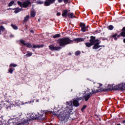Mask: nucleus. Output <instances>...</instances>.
Here are the masks:
<instances>
[{"mask_svg": "<svg viewBox=\"0 0 125 125\" xmlns=\"http://www.w3.org/2000/svg\"><path fill=\"white\" fill-rule=\"evenodd\" d=\"M58 113H59V111H58Z\"/></svg>", "mask_w": 125, "mask_h": 125, "instance_id": "09e8293b", "label": "nucleus"}, {"mask_svg": "<svg viewBox=\"0 0 125 125\" xmlns=\"http://www.w3.org/2000/svg\"><path fill=\"white\" fill-rule=\"evenodd\" d=\"M80 27L81 28L82 32H88L89 30H90V28H89V26L85 25V24L83 22H81L80 23Z\"/></svg>", "mask_w": 125, "mask_h": 125, "instance_id": "7ed1b4c3", "label": "nucleus"}, {"mask_svg": "<svg viewBox=\"0 0 125 125\" xmlns=\"http://www.w3.org/2000/svg\"><path fill=\"white\" fill-rule=\"evenodd\" d=\"M98 85H99V87H98L99 89L93 91V93H96V92H100V91H104V90H105V89H104L103 88H101V86H102V84L98 83Z\"/></svg>", "mask_w": 125, "mask_h": 125, "instance_id": "20e7f679", "label": "nucleus"}, {"mask_svg": "<svg viewBox=\"0 0 125 125\" xmlns=\"http://www.w3.org/2000/svg\"><path fill=\"white\" fill-rule=\"evenodd\" d=\"M85 45H86V46H87V47H90V46H92V45H93V44H92V43H91V42H86L85 43Z\"/></svg>", "mask_w": 125, "mask_h": 125, "instance_id": "6ab92c4d", "label": "nucleus"}, {"mask_svg": "<svg viewBox=\"0 0 125 125\" xmlns=\"http://www.w3.org/2000/svg\"><path fill=\"white\" fill-rule=\"evenodd\" d=\"M39 22H40V20H38Z\"/></svg>", "mask_w": 125, "mask_h": 125, "instance_id": "a18cd8bd", "label": "nucleus"}, {"mask_svg": "<svg viewBox=\"0 0 125 125\" xmlns=\"http://www.w3.org/2000/svg\"><path fill=\"white\" fill-rule=\"evenodd\" d=\"M31 3V2L28 1L27 2H23L22 3V6L23 7H24V8H27L28 6H29V5Z\"/></svg>", "mask_w": 125, "mask_h": 125, "instance_id": "ddd939ff", "label": "nucleus"}, {"mask_svg": "<svg viewBox=\"0 0 125 125\" xmlns=\"http://www.w3.org/2000/svg\"><path fill=\"white\" fill-rule=\"evenodd\" d=\"M84 40L83 38H76L74 39V41L76 42H83Z\"/></svg>", "mask_w": 125, "mask_h": 125, "instance_id": "a211bd4d", "label": "nucleus"}, {"mask_svg": "<svg viewBox=\"0 0 125 125\" xmlns=\"http://www.w3.org/2000/svg\"><path fill=\"white\" fill-rule=\"evenodd\" d=\"M95 32H97V30H96Z\"/></svg>", "mask_w": 125, "mask_h": 125, "instance_id": "de8ad7c7", "label": "nucleus"}, {"mask_svg": "<svg viewBox=\"0 0 125 125\" xmlns=\"http://www.w3.org/2000/svg\"><path fill=\"white\" fill-rule=\"evenodd\" d=\"M10 9H12V10H15L14 11V13H16V14H17L19 12H20V11H21V9L19 8V7L16 8H14V9L10 8Z\"/></svg>", "mask_w": 125, "mask_h": 125, "instance_id": "dca6fc26", "label": "nucleus"}, {"mask_svg": "<svg viewBox=\"0 0 125 125\" xmlns=\"http://www.w3.org/2000/svg\"><path fill=\"white\" fill-rule=\"evenodd\" d=\"M37 3L38 4H42V3H43V1H41V0H38L37 1Z\"/></svg>", "mask_w": 125, "mask_h": 125, "instance_id": "7c9ffc66", "label": "nucleus"}, {"mask_svg": "<svg viewBox=\"0 0 125 125\" xmlns=\"http://www.w3.org/2000/svg\"><path fill=\"white\" fill-rule=\"evenodd\" d=\"M4 31H5V28H4V26H3V25H0V32H4Z\"/></svg>", "mask_w": 125, "mask_h": 125, "instance_id": "aec40b11", "label": "nucleus"}, {"mask_svg": "<svg viewBox=\"0 0 125 125\" xmlns=\"http://www.w3.org/2000/svg\"><path fill=\"white\" fill-rule=\"evenodd\" d=\"M14 71V68H10L9 69V73H10L11 74H12V72Z\"/></svg>", "mask_w": 125, "mask_h": 125, "instance_id": "cd10ccee", "label": "nucleus"}, {"mask_svg": "<svg viewBox=\"0 0 125 125\" xmlns=\"http://www.w3.org/2000/svg\"><path fill=\"white\" fill-rule=\"evenodd\" d=\"M44 45L42 44V45H36L35 44H33V48H41V47H43Z\"/></svg>", "mask_w": 125, "mask_h": 125, "instance_id": "2eb2a0df", "label": "nucleus"}, {"mask_svg": "<svg viewBox=\"0 0 125 125\" xmlns=\"http://www.w3.org/2000/svg\"><path fill=\"white\" fill-rule=\"evenodd\" d=\"M17 3L20 6H21V7H22L23 5V3H22V2L19 1L17 2Z\"/></svg>", "mask_w": 125, "mask_h": 125, "instance_id": "bb28decb", "label": "nucleus"}, {"mask_svg": "<svg viewBox=\"0 0 125 125\" xmlns=\"http://www.w3.org/2000/svg\"><path fill=\"white\" fill-rule=\"evenodd\" d=\"M92 94H93V93H90L88 94H86L84 96H83V98L85 99V101H88V99H89V98H90V97H91L92 96Z\"/></svg>", "mask_w": 125, "mask_h": 125, "instance_id": "1a4fd4ad", "label": "nucleus"}, {"mask_svg": "<svg viewBox=\"0 0 125 125\" xmlns=\"http://www.w3.org/2000/svg\"><path fill=\"white\" fill-rule=\"evenodd\" d=\"M82 99H83V98L82 97L80 98H77V100H78V101H80V100H82Z\"/></svg>", "mask_w": 125, "mask_h": 125, "instance_id": "e433bc0d", "label": "nucleus"}, {"mask_svg": "<svg viewBox=\"0 0 125 125\" xmlns=\"http://www.w3.org/2000/svg\"><path fill=\"white\" fill-rule=\"evenodd\" d=\"M123 84H121L120 85V86H121V87H120V89H124V87L123 86Z\"/></svg>", "mask_w": 125, "mask_h": 125, "instance_id": "a19ab883", "label": "nucleus"}, {"mask_svg": "<svg viewBox=\"0 0 125 125\" xmlns=\"http://www.w3.org/2000/svg\"><path fill=\"white\" fill-rule=\"evenodd\" d=\"M66 105H69V106H71V105H72V102H67Z\"/></svg>", "mask_w": 125, "mask_h": 125, "instance_id": "c9c22d12", "label": "nucleus"}, {"mask_svg": "<svg viewBox=\"0 0 125 125\" xmlns=\"http://www.w3.org/2000/svg\"><path fill=\"white\" fill-rule=\"evenodd\" d=\"M60 37H61V35H60V34H57L54 35L53 36V39H56L57 38H60Z\"/></svg>", "mask_w": 125, "mask_h": 125, "instance_id": "412c9836", "label": "nucleus"}, {"mask_svg": "<svg viewBox=\"0 0 125 125\" xmlns=\"http://www.w3.org/2000/svg\"><path fill=\"white\" fill-rule=\"evenodd\" d=\"M37 115L35 114H30V117L28 118L27 121H34V120H37Z\"/></svg>", "mask_w": 125, "mask_h": 125, "instance_id": "0eeeda50", "label": "nucleus"}, {"mask_svg": "<svg viewBox=\"0 0 125 125\" xmlns=\"http://www.w3.org/2000/svg\"><path fill=\"white\" fill-rule=\"evenodd\" d=\"M100 44V42H99V41L96 42V43L94 44V46L93 47V49H97L98 48H99V47H100V46H99Z\"/></svg>", "mask_w": 125, "mask_h": 125, "instance_id": "9b49d317", "label": "nucleus"}, {"mask_svg": "<svg viewBox=\"0 0 125 125\" xmlns=\"http://www.w3.org/2000/svg\"><path fill=\"white\" fill-rule=\"evenodd\" d=\"M32 54H33V53L30 52H27V53L26 54V56H28L29 57L30 56H32Z\"/></svg>", "mask_w": 125, "mask_h": 125, "instance_id": "a878e982", "label": "nucleus"}, {"mask_svg": "<svg viewBox=\"0 0 125 125\" xmlns=\"http://www.w3.org/2000/svg\"><path fill=\"white\" fill-rule=\"evenodd\" d=\"M15 2L14 1H11L8 4V6H12Z\"/></svg>", "mask_w": 125, "mask_h": 125, "instance_id": "393cba45", "label": "nucleus"}, {"mask_svg": "<svg viewBox=\"0 0 125 125\" xmlns=\"http://www.w3.org/2000/svg\"><path fill=\"white\" fill-rule=\"evenodd\" d=\"M71 54H72L71 53H69V55H71Z\"/></svg>", "mask_w": 125, "mask_h": 125, "instance_id": "37998d69", "label": "nucleus"}, {"mask_svg": "<svg viewBox=\"0 0 125 125\" xmlns=\"http://www.w3.org/2000/svg\"><path fill=\"white\" fill-rule=\"evenodd\" d=\"M31 17H33V18H34V17H35V16H36V13L34 11H32L31 12Z\"/></svg>", "mask_w": 125, "mask_h": 125, "instance_id": "5701e85b", "label": "nucleus"}, {"mask_svg": "<svg viewBox=\"0 0 125 125\" xmlns=\"http://www.w3.org/2000/svg\"><path fill=\"white\" fill-rule=\"evenodd\" d=\"M29 19H30V16L27 15L26 17H24L23 22L24 23H26V22H27V21H28V20H29Z\"/></svg>", "mask_w": 125, "mask_h": 125, "instance_id": "f3484780", "label": "nucleus"}, {"mask_svg": "<svg viewBox=\"0 0 125 125\" xmlns=\"http://www.w3.org/2000/svg\"><path fill=\"white\" fill-rule=\"evenodd\" d=\"M67 16L68 18H71V19H73V18H77L76 16H75L73 13H68L67 14Z\"/></svg>", "mask_w": 125, "mask_h": 125, "instance_id": "4468645a", "label": "nucleus"}, {"mask_svg": "<svg viewBox=\"0 0 125 125\" xmlns=\"http://www.w3.org/2000/svg\"><path fill=\"white\" fill-rule=\"evenodd\" d=\"M73 104L75 107H79V106H80V103H79L78 100L76 99L73 100Z\"/></svg>", "mask_w": 125, "mask_h": 125, "instance_id": "f8f14e48", "label": "nucleus"}, {"mask_svg": "<svg viewBox=\"0 0 125 125\" xmlns=\"http://www.w3.org/2000/svg\"><path fill=\"white\" fill-rule=\"evenodd\" d=\"M80 54H81V51H77L75 52V55H76L77 56L80 55Z\"/></svg>", "mask_w": 125, "mask_h": 125, "instance_id": "2f4dec72", "label": "nucleus"}, {"mask_svg": "<svg viewBox=\"0 0 125 125\" xmlns=\"http://www.w3.org/2000/svg\"><path fill=\"white\" fill-rule=\"evenodd\" d=\"M118 36V35L117 34H114L113 35V38L115 40H117V37Z\"/></svg>", "mask_w": 125, "mask_h": 125, "instance_id": "473e14b6", "label": "nucleus"}, {"mask_svg": "<svg viewBox=\"0 0 125 125\" xmlns=\"http://www.w3.org/2000/svg\"><path fill=\"white\" fill-rule=\"evenodd\" d=\"M49 49H50V50H52V51H57V50H60L62 47L61 46H54V45H51L49 46Z\"/></svg>", "mask_w": 125, "mask_h": 125, "instance_id": "39448f33", "label": "nucleus"}, {"mask_svg": "<svg viewBox=\"0 0 125 125\" xmlns=\"http://www.w3.org/2000/svg\"><path fill=\"white\" fill-rule=\"evenodd\" d=\"M72 42H73V41L70 40V39L68 38H64L58 39L57 43H59L60 46H65V45H67V44H69V43H72Z\"/></svg>", "mask_w": 125, "mask_h": 125, "instance_id": "f257e3e1", "label": "nucleus"}, {"mask_svg": "<svg viewBox=\"0 0 125 125\" xmlns=\"http://www.w3.org/2000/svg\"><path fill=\"white\" fill-rule=\"evenodd\" d=\"M107 29L110 31H112V30L114 29V26L112 25H110L107 26Z\"/></svg>", "mask_w": 125, "mask_h": 125, "instance_id": "4be33fe9", "label": "nucleus"}, {"mask_svg": "<svg viewBox=\"0 0 125 125\" xmlns=\"http://www.w3.org/2000/svg\"><path fill=\"white\" fill-rule=\"evenodd\" d=\"M0 34H1V33H0Z\"/></svg>", "mask_w": 125, "mask_h": 125, "instance_id": "8fccbe9b", "label": "nucleus"}, {"mask_svg": "<svg viewBox=\"0 0 125 125\" xmlns=\"http://www.w3.org/2000/svg\"><path fill=\"white\" fill-rule=\"evenodd\" d=\"M11 26H12V28H13V29H14V30H17V29L18 28V27H17V26L15 25L12 24Z\"/></svg>", "mask_w": 125, "mask_h": 125, "instance_id": "c85d7f7f", "label": "nucleus"}, {"mask_svg": "<svg viewBox=\"0 0 125 125\" xmlns=\"http://www.w3.org/2000/svg\"><path fill=\"white\" fill-rule=\"evenodd\" d=\"M99 40H96L95 39V37L94 36H91L90 37V39L89 40V42L90 43H92V44H94V43L97 42H99Z\"/></svg>", "mask_w": 125, "mask_h": 125, "instance_id": "6e6552de", "label": "nucleus"}, {"mask_svg": "<svg viewBox=\"0 0 125 125\" xmlns=\"http://www.w3.org/2000/svg\"><path fill=\"white\" fill-rule=\"evenodd\" d=\"M31 32H33V30H31Z\"/></svg>", "mask_w": 125, "mask_h": 125, "instance_id": "49530a36", "label": "nucleus"}, {"mask_svg": "<svg viewBox=\"0 0 125 125\" xmlns=\"http://www.w3.org/2000/svg\"><path fill=\"white\" fill-rule=\"evenodd\" d=\"M69 13H68V10H64L62 11V17H63V18H66L68 16V14Z\"/></svg>", "mask_w": 125, "mask_h": 125, "instance_id": "9d476101", "label": "nucleus"}, {"mask_svg": "<svg viewBox=\"0 0 125 125\" xmlns=\"http://www.w3.org/2000/svg\"><path fill=\"white\" fill-rule=\"evenodd\" d=\"M10 67L11 68V67H17V64L15 63H12L10 65Z\"/></svg>", "mask_w": 125, "mask_h": 125, "instance_id": "c756f323", "label": "nucleus"}, {"mask_svg": "<svg viewBox=\"0 0 125 125\" xmlns=\"http://www.w3.org/2000/svg\"><path fill=\"white\" fill-rule=\"evenodd\" d=\"M51 114H52V115H54V116H57L61 119V121H62L63 122H65L66 121V119H67V117H65L64 116H63V112H60V114L58 113L57 112H55L54 111L51 112Z\"/></svg>", "mask_w": 125, "mask_h": 125, "instance_id": "f03ea898", "label": "nucleus"}, {"mask_svg": "<svg viewBox=\"0 0 125 125\" xmlns=\"http://www.w3.org/2000/svg\"><path fill=\"white\" fill-rule=\"evenodd\" d=\"M121 35L122 37H125V32H123L121 33Z\"/></svg>", "mask_w": 125, "mask_h": 125, "instance_id": "f704fd0d", "label": "nucleus"}, {"mask_svg": "<svg viewBox=\"0 0 125 125\" xmlns=\"http://www.w3.org/2000/svg\"><path fill=\"white\" fill-rule=\"evenodd\" d=\"M40 119L41 120H44V117H45V114H41L40 115Z\"/></svg>", "mask_w": 125, "mask_h": 125, "instance_id": "b1692460", "label": "nucleus"}, {"mask_svg": "<svg viewBox=\"0 0 125 125\" xmlns=\"http://www.w3.org/2000/svg\"><path fill=\"white\" fill-rule=\"evenodd\" d=\"M124 85H125V84H124Z\"/></svg>", "mask_w": 125, "mask_h": 125, "instance_id": "3c124183", "label": "nucleus"}, {"mask_svg": "<svg viewBox=\"0 0 125 125\" xmlns=\"http://www.w3.org/2000/svg\"><path fill=\"white\" fill-rule=\"evenodd\" d=\"M20 42L22 43V44L25 45V46H26V47H28V48H32V47H33L32 44L30 43H25V42L22 40H21Z\"/></svg>", "mask_w": 125, "mask_h": 125, "instance_id": "423d86ee", "label": "nucleus"}, {"mask_svg": "<svg viewBox=\"0 0 125 125\" xmlns=\"http://www.w3.org/2000/svg\"><path fill=\"white\" fill-rule=\"evenodd\" d=\"M63 0V2H64V3H66V2H68V1H69V0Z\"/></svg>", "mask_w": 125, "mask_h": 125, "instance_id": "58836bf2", "label": "nucleus"}, {"mask_svg": "<svg viewBox=\"0 0 125 125\" xmlns=\"http://www.w3.org/2000/svg\"><path fill=\"white\" fill-rule=\"evenodd\" d=\"M123 123H125V121H123Z\"/></svg>", "mask_w": 125, "mask_h": 125, "instance_id": "c03bdc74", "label": "nucleus"}, {"mask_svg": "<svg viewBox=\"0 0 125 125\" xmlns=\"http://www.w3.org/2000/svg\"><path fill=\"white\" fill-rule=\"evenodd\" d=\"M85 108H86V105H84L82 108L81 109V111L82 112H83V110H84V109H85Z\"/></svg>", "mask_w": 125, "mask_h": 125, "instance_id": "72a5a7b5", "label": "nucleus"}, {"mask_svg": "<svg viewBox=\"0 0 125 125\" xmlns=\"http://www.w3.org/2000/svg\"><path fill=\"white\" fill-rule=\"evenodd\" d=\"M62 0H58V2L61 3L62 2Z\"/></svg>", "mask_w": 125, "mask_h": 125, "instance_id": "79ce46f5", "label": "nucleus"}, {"mask_svg": "<svg viewBox=\"0 0 125 125\" xmlns=\"http://www.w3.org/2000/svg\"><path fill=\"white\" fill-rule=\"evenodd\" d=\"M122 32H125V27H124L122 30Z\"/></svg>", "mask_w": 125, "mask_h": 125, "instance_id": "ea45409f", "label": "nucleus"}, {"mask_svg": "<svg viewBox=\"0 0 125 125\" xmlns=\"http://www.w3.org/2000/svg\"><path fill=\"white\" fill-rule=\"evenodd\" d=\"M60 15H61V13H60V12H58V13H57V16H60Z\"/></svg>", "mask_w": 125, "mask_h": 125, "instance_id": "4c0bfd02", "label": "nucleus"}]
</instances>
